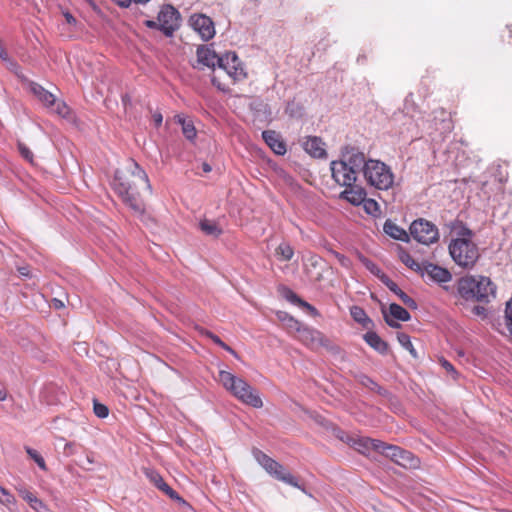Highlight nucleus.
I'll use <instances>...</instances> for the list:
<instances>
[{"mask_svg": "<svg viewBox=\"0 0 512 512\" xmlns=\"http://www.w3.org/2000/svg\"><path fill=\"white\" fill-rule=\"evenodd\" d=\"M340 439L363 455H368L372 450L380 452L384 447V442L369 437L347 435L345 438L341 436Z\"/></svg>", "mask_w": 512, "mask_h": 512, "instance_id": "9b49d317", "label": "nucleus"}, {"mask_svg": "<svg viewBox=\"0 0 512 512\" xmlns=\"http://www.w3.org/2000/svg\"><path fill=\"white\" fill-rule=\"evenodd\" d=\"M221 348H223L227 352L231 353L233 356L237 357V353L227 344L224 343V346H221Z\"/></svg>", "mask_w": 512, "mask_h": 512, "instance_id": "bf43d9fd", "label": "nucleus"}, {"mask_svg": "<svg viewBox=\"0 0 512 512\" xmlns=\"http://www.w3.org/2000/svg\"><path fill=\"white\" fill-rule=\"evenodd\" d=\"M289 327L295 329L299 334V340L307 346H312L320 341L321 333L310 328L293 317H289Z\"/></svg>", "mask_w": 512, "mask_h": 512, "instance_id": "ddd939ff", "label": "nucleus"}, {"mask_svg": "<svg viewBox=\"0 0 512 512\" xmlns=\"http://www.w3.org/2000/svg\"><path fill=\"white\" fill-rule=\"evenodd\" d=\"M362 164L363 152L354 147H345L340 159L330 164L332 178L340 186L351 187L357 181Z\"/></svg>", "mask_w": 512, "mask_h": 512, "instance_id": "f03ea898", "label": "nucleus"}, {"mask_svg": "<svg viewBox=\"0 0 512 512\" xmlns=\"http://www.w3.org/2000/svg\"><path fill=\"white\" fill-rule=\"evenodd\" d=\"M153 120H154V123L155 125L158 127L162 124V121H163V117H162V114L157 112V113H154L153 114Z\"/></svg>", "mask_w": 512, "mask_h": 512, "instance_id": "3c124183", "label": "nucleus"}, {"mask_svg": "<svg viewBox=\"0 0 512 512\" xmlns=\"http://www.w3.org/2000/svg\"><path fill=\"white\" fill-rule=\"evenodd\" d=\"M200 229L208 236L218 237L222 234L220 226L212 220L204 219L200 222Z\"/></svg>", "mask_w": 512, "mask_h": 512, "instance_id": "bb28decb", "label": "nucleus"}, {"mask_svg": "<svg viewBox=\"0 0 512 512\" xmlns=\"http://www.w3.org/2000/svg\"><path fill=\"white\" fill-rule=\"evenodd\" d=\"M286 112L289 113L291 116H295L296 115L295 104L289 103L286 107Z\"/></svg>", "mask_w": 512, "mask_h": 512, "instance_id": "5fc2aeb1", "label": "nucleus"}, {"mask_svg": "<svg viewBox=\"0 0 512 512\" xmlns=\"http://www.w3.org/2000/svg\"><path fill=\"white\" fill-rule=\"evenodd\" d=\"M285 297L286 299L293 303V304H296L298 306L301 305V302H303L304 300L301 299L296 293H294L292 290H287V292L285 293Z\"/></svg>", "mask_w": 512, "mask_h": 512, "instance_id": "a19ab883", "label": "nucleus"}, {"mask_svg": "<svg viewBox=\"0 0 512 512\" xmlns=\"http://www.w3.org/2000/svg\"><path fill=\"white\" fill-rule=\"evenodd\" d=\"M254 456L258 463L270 474L275 472L276 468H280V463L272 459L260 450L254 452Z\"/></svg>", "mask_w": 512, "mask_h": 512, "instance_id": "b1692460", "label": "nucleus"}, {"mask_svg": "<svg viewBox=\"0 0 512 512\" xmlns=\"http://www.w3.org/2000/svg\"><path fill=\"white\" fill-rule=\"evenodd\" d=\"M364 263L370 271L374 272L376 266L371 261L366 260Z\"/></svg>", "mask_w": 512, "mask_h": 512, "instance_id": "680f3d73", "label": "nucleus"}, {"mask_svg": "<svg viewBox=\"0 0 512 512\" xmlns=\"http://www.w3.org/2000/svg\"><path fill=\"white\" fill-rule=\"evenodd\" d=\"M472 312L475 315H479V316H483V317L486 316V309L483 306H479V305L475 306L473 308Z\"/></svg>", "mask_w": 512, "mask_h": 512, "instance_id": "09e8293b", "label": "nucleus"}, {"mask_svg": "<svg viewBox=\"0 0 512 512\" xmlns=\"http://www.w3.org/2000/svg\"><path fill=\"white\" fill-rule=\"evenodd\" d=\"M300 307L306 309L314 317H317L320 315L318 310L306 301L301 302Z\"/></svg>", "mask_w": 512, "mask_h": 512, "instance_id": "37998d69", "label": "nucleus"}, {"mask_svg": "<svg viewBox=\"0 0 512 512\" xmlns=\"http://www.w3.org/2000/svg\"><path fill=\"white\" fill-rule=\"evenodd\" d=\"M159 30L165 36L171 37L174 32L180 27V13L172 5H165L158 13Z\"/></svg>", "mask_w": 512, "mask_h": 512, "instance_id": "6e6552de", "label": "nucleus"}, {"mask_svg": "<svg viewBox=\"0 0 512 512\" xmlns=\"http://www.w3.org/2000/svg\"><path fill=\"white\" fill-rule=\"evenodd\" d=\"M496 288L485 276H466L458 282V292L466 300L488 303L495 297Z\"/></svg>", "mask_w": 512, "mask_h": 512, "instance_id": "20e7f679", "label": "nucleus"}, {"mask_svg": "<svg viewBox=\"0 0 512 512\" xmlns=\"http://www.w3.org/2000/svg\"><path fill=\"white\" fill-rule=\"evenodd\" d=\"M366 343L380 354L388 352V344L380 338V336L373 331H369L364 335Z\"/></svg>", "mask_w": 512, "mask_h": 512, "instance_id": "5701e85b", "label": "nucleus"}, {"mask_svg": "<svg viewBox=\"0 0 512 512\" xmlns=\"http://www.w3.org/2000/svg\"><path fill=\"white\" fill-rule=\"evenodd\" d=\"M190 25L203 41H208L215 36V27L212 19L204 14H194L190 17Z\"/></svg>", "mask_w": 512, "mask_h": 512, "instance_id": "f8f14e48", "label": "nucleus"}, {"mask_svg": "<svg viewBox=\"0 0 512 512\" xmlns=\"http://www.w3.org/2000/svg\"><path fill=\"white\" fill-rule=\"evenodd\" d=\"M64 17L68 24H72V25L76 24L75 17L72 14H70L69 12H65Z\"/></svg>", "mask_w": 512, "mask_h": 512, "instance_id": "603ef678", "label": "nucleus"}, {"mask_svg": "<svg viewBox=\"0 0 512 512\" xmlns=\"http://www.w3.org/2000/svg\"><path fill=\"white\" fill-rule=\"evenodd\" d=\"M218 68L224 70L234 81L247 77L244 66L235 52H226L219 60Z\"/></svg>", "mask_w": 512, "mask_h": 512, "instance_id": "9d476101", "label": "nucleus"}, {"mask_svg": "<svg viewBox=\"0 0 512 512\" xmlns=\"http://www.w3.org/2000/svg\"><path fill=\"white\" fill-rule=\"evenodd\" d=\"M262 138L271 150L277 155H284L287 151L286 144L282 140L279 133L274 130H266L262 132Z\"/></svg>", "mask_w": 512, "mask_h": 512, "instance_id": "f3484780", "label": "nucleus"}, {"mask_svg": "<svg viewBox=\"0 0 512 512\" xmlns=\"http://www.w3.org/2000/svg\"><path fill=\"white\" fill-rule=\"evenodd\" d=\"M53 302H54L55 308H57V309H60V308H62L64 306V304H63V302L61 300L54 299Z\"/></svg>", "mask_w": 512, "mask_h": 512, "instance_id": "e2e57ef3", "label": "nucleus"}, {"mask_svg": "<svg viewBox=\"0 0 512 512\" xmlns=\"http://www.w3.org/2000/svg\"><path fill=\"white\" fill-rule=\"evenodd\" d=\"M211 82H212V84H213L214 86H216L220 91H223V92L227 91V87H226L225 85L221 84V83L218 81V78H217L215 75H213V76L211 77Z\"/></svg>", "mask_w": 512, "mask_h": 512, "instance_id": "a18cd8bd", "label": "nucleus"}, {"mask_svg": "<svg viewBox=\"0 0 512 512\" xmlns=\"http://www.w3.org/2000/svg\"><path fill=\"white\" fill-rule=\"evenodd\" d=\"M382 312L385 322L391 328H400L401 325L398 321L406 322L411 318L410 313L405 308L396 303L390 304L388 314L384 310Z\"/></svg>", "mask_w": 512, "mask_h": 512, "instance_id": "2eb2a0df", "label": "nucleus"}, {"mask_svg": "<svg viewBox=\"0 0 512 512\" xmlns=\"http://www.w3.org/2000/svg\"><path fill=\"white\" fill-rule=\"evenodd\" d=\"M7 395L6 392L2 389H0V401H4L6 399Z\"/></svg>", "mask_w": 512, "mask_h": 512, "instance_id": "0e129e2a", "label": "nucleus"}, {"mask_svg": "<svg viewBox=\"0 0 512 512\" xmlns=\"http://www.w3.org/2000/svg\"><path fill=\"white\" fill-rule=\"evenodd\" d=\"M24 499L37 512H46L48 510L47 506L32 493H26Z\"/></svg>", "mask_w": 512, "mask_h": 512, "instance_id": "72a5a7b5", "label": "nucleus"}, {"mask_svg": "<svg viewBox=\"0 0 512 512\" xmlns=\"http://www.w3.org/2000/svg\"><path fill=\"white\" fill-rule=\"evenodd\" d=\"M381 281L383 284H385V286L391 291L393 292L395 295H397L399 297V299L409 308L411 309H417V303L416 301L411 298L408 294H406L404 291H402L398 285L393 281L391 280L387 275H382L381 276Z\"/></svg>", "mask_w": 512, "mask_h": 512, "instance_id": "6ab92c4d", "label": "nucleus"}, {"mask_svg": "<svg viewBox=\"0 0 512 512\" xmlns=\"http://www.w3.org/2000/svg\"><path fill=\"white\" fill-rule=\"evenodd\" d=\"M145 25L151 29H159V21L156 22L154 20H146Z\"/></svg>", "mask_w": 512, "mask_h": 512, "instance_id": "864d4df0", "label": "nucleus"}, {"mask_svg": "<svg viewBox=\"0 0 512 512\" xmlns=\"http://www.w3.org/2000/svg\"><path fill=\"white\" fill-rule=\"evenodd\" d=\"M441 364H442L443 368H445L446 371L452 372V373L456 372L453 365L450 362H448L447 360L442 359Z\"/></svg>", "mask_w": 512, "mask_h": 512, "instance_id": "8fccbe9b", "label": "nucleus"}, {"mask_svg": "<svg viewBox=\"0 0 512 512\" xmlns=\"http://www.w3.org/2000/svg\"><path fill=\"white\" fill-rule=\"evenodd\" d=\"M459 234H460L459 238H468V239L472 240L473 233L469 228H466V227L462 228V230L460 231Z\"/></svg>", "mask_w": 512, "mask_h": 512, "instance_id": "49530a36", "label": "nucleus"}, {"mask_svg": "<svg viewBox=\"0 0 512 512\" xmlns=\"http://www.w3.org/2000/svg\"><path fill=\"white\" fill-rule=\"evenodd\" d=\"M505 321L507 326H512V298L506 303Z\"/></svg>", "mask_w": 512, "mask_h": 512, "instance_id": "79ce46f5", "label": "nucleus"}, {"mask_svg": "<svg viewBox=\"0 0 512 512\" xmlns=\"http://www.w3.org/2000/svg\"><path fill=\"white\" fill-rule=\"evenodd\" d=\"M380 453L389 457L396 464L406 468H416L419 465V459L413 453L395 445L384 443Z\"/></svg>", "mask_w": 512, "mask_h": 512, "instance_id": "1a4fd4ad", "label": "nucleus"}, {"mask_svg": "<svg viewBox=\"0 0 512 512\" xmlns=\"http://www.w3.org/2000/svg\"><path fill=\"white\" fill-rule=\"evenodd\" d=\"M361 172L367 185L387 191L394 185L395 175L389 165L378 159H366L363 153Z\"/></svg>", "mask_w": 512, "mask_h": 512, "instance_id": "7ed1b4c3", "label": "nucleus"}, {"mask_svg": "<svg viewBox=\"0 0 512 512\" xmlns=\"http://www.w3.org/2000/svg\"><path fill=\"white\" fill-rule=\"evenodd\" d=\"M18 150L25 160H27L30 163L33 162V153L25 144L18 143Z\"/></svg>", "mask_w": 512, "mask_h": 512, "instance_id": "ea45409f", "label": "nucleus"}, {"mask_svg": "<svg viewBox=\"0 0 512 512\" xmlns=\"http://www.w3.org/2000/svg\"><path fill=\"white\" fill-rule=\"evenodd\" d=\"M143 472L145 476L149 479V481L153 483L155 487H157L160 491L165 493L173 500L184 502V500L179 496V494L164 481V479L162 478L158 471L151 468H145Z\"/></svg>", "mask_w": 512, "mask_h": 512, "instance_id": "4468645a", "label": "nucleus"}, {"mask_svg": "<svg viewBox=\"0 0 512 512\" xmlns=\"http://www.w3.org/2000/svg\"><path fill=\"white\" fill-rule=\"evenodd\" d=\"M397 340L398 342L400 343V345L409 351V353L411 354V356L413 358H417V352L411 342V338L409 335L405 334V333H398L397 334Z\"/></svg>", "mask_w": 512, "mask_h": 512, "instance_id": "473e14b6", "label": "nucleus"}, {"mask_svg": "<svg viewBox=\"0 0 512 512\" xmlns=\"http://www.w3.org/2000/svg\"><path fill=\"white\" fill-rule=\"evenodd\" d=\"M358 381L361 385L364 387L377 392L380 395H384L386 393V390L382 388L380 385H378L373 379H371L369 376L361 374L358 376Z\"/></svg>", "mask_w": 512, "mask_h": 512, "instance_id": "c756f323", "label": "nucleus"}, {"mask_svg": "<svg viewBox=\"0 0 512 512\" xmlns=\"http://www.w3.org/2000/svg\"><path fill=\"white\" fill-rule=\"evenodd\" d=\"M177 122L182 126V132L188 140H193L196 137V129L192 122L186 121L182 116H176Z\"/></svg>", "mask_w": 512, "mask_h": 512, "instance_id": "7c9ffc66", "label": "nucleus"}, {"mask_svg": "<svg viewBox=\"0 0 512 512\" xmlns=\"http://www.w3.org/2000/svg\"><path fill=\"white\" fill-rule=\"evenodd\" d=\"M202 170L203 172L208 173L212 170V168L208 163L204 162L202 163Z\"/></svg>", "mask_w": 512, "mask_h": 512, "instance_id": "052dcab7", "label": "nucleus"}, {"mask_svg": "<svg viewBox=\"0 0 512 512\" xmlns=\"http://www.w3.org/2000/svg\"><path fill=\"white\" fill-rule=\"evenodd\" d=\"M19 271H20V273H21L22 275H24V276H28V272L26 271V269H25V268H21Z\"/></svg>", "mask_w": 512, "mask_h": 512, "instance_id": "338daca9", "label": "nucleus"}, {"mask_svg": "<svg viewBox=\"0 0 512 512\" xmlns=\"http://www.w3.org/2000/svg\"><path fill=\"white\" fill-rule=\"evenodd\" d=\"M49 107H51L54 112L62 117H66L69 113V108L63 101H57L55 99V104L50 105Z\"/></svg>", "mask_w": 512, "mask_h": 512, "instance_id": "4c0bfd02", "label": "nucleus"}, {"mask_svg": "<svg viewBox=\"0 0 512 512\" xmlns=\"http://www.w3.org/2000/svg\"><path fill=\"white\" fill-rule=\"evenodd\" d=\"M362 204L364 211L367 214L373 217H378L381 214L380 206L376 200L365 197V200L362 202Z\"/></svg>", "mask_w": 512, "mask_h": 512, "instance_id": "2f4dec72", "label": "nucleus"}, {"mask_svg": "<svg viewBox=\"0 0 512 512\" xmlns=\"http://www.w3.org/2000/svg\"><path fill=\"white\" fill-rule=\"evenodd\" d=\"M14 500L13 495L4 487L0 486V502L5 505H10L14 503Z\"/></svg>", "mask_w": 512, "mask_h": 512, "instance_id": "58836bf2", "label": "nucleus"}, {"mask_svg": "<svg viewBox=\"0 0 512 512\" xmlns=\"http://www.w3.org/2000/svg\"><path fill=\"white\" fill-rule=\"evenodd\" d=\"M325 144L317 136H309L303 143L304 150L314 158L326 157Z\"/></svg>", "mask_w": 512, "mask_h": 512, "instance_id": "412c9836", "label": "nucleus"}, {"mask_svg": "<svg viewBox=\"0 0 512 512\" xmlns=\"http://www.w3.org/2000/svg\"><path fill=\"white\" fill-rule=\"evenodd\" d=\"M410 235L419 243L430 245L438 241V228L430 221L419 218L414 220L409 228Z\"/></svg>", "mask_w": 512, "mask_h": 512, "instance_id": "0eeeda50", "label": "nucleus"}, {"mask_svg": "<svg viewBox=\"0 0 512 512\" xmlns=\"http://www.w3.org/2000/svg\"><path fill=\"white\" fill-rule=\"evenodd\" d=\"M507 328L509 330L510 337H511V340H512V326H507Z\"/></svg>", "mask_w": 512, "mask_h": 512, "instance_id": "774afa93", "label": "nucleus"}, {"mask_svg": "<svg viewBox=\"0 0 512 512\" xmlns=\"http://www.w3.org/2000/svg\"><path fill=\"white\" fill-rule=\"evenodd\" d=\"M26 452L37 463L40 469L46 470L44 458L36 450L26 447Z\"/></svg>", "mask_w": 512, "mask_h": 512, "instance_id": "c9c22d12", "label": "nucleus"}, {"mask_svg": "<svg viewBox=\"0 0 512 512\" xmlns=\"http://www.w3.org/2000/svg\"><path fill=\"white\" fill-rule=\"evenodd\" d=\"M383 230L387 235L395 240L403 242L409 241V234L389 219L384 223Z\"/></svg>", "mask_w": 512, "mask_h": 512, "instance_id": "4be33fe9", "label": "nucleus"}, {"mask_svg": "<svg viewBox=\"0 0 512 512\" xmlns=\"http://www.w3.org/2000/svg\"><path fill=\"white\" fill-rule=\"evenodd\" d=\"M121 7H129L131 2L130 0H114Z\"/></svg>", "mask_w": 512, "mask_h": 512, "instance_id": "6e6d98bb", "label": "nucleus"}, {"mask_svg": "<svg viewBox=\"0 0 512 512\" xmlns=\"http://www.w3.org/2000/svg\"><path fill=\"white\" fill-rule=\"evenodd\" d=\"M272 476L277 480L282 481L291 486L298 488L300 487L297 479L290 472H288L281 464L280 468L275 469V472L272 473Z\"/></svg>", "mask_w": 512, "mask_h": 512, "instance_id": "a878e982", "label": "nucleus"}, {"mask_svg": "<svg viewBox=\"0 0 512 512\" xmlns=\"http://www.w3.org/2000/svg\"><path fill=\"white\" fill-rule=\"evenodd\" d=\"M150 0H130V2H135V3H140V4H145L147 2H149Z\"/></svg>", "mask_w": 512, "mask_h": 512, "instance_id": "69168bd1", "label": "nucleus"}, {"mask_svg": "<svg viewBox=\"0 0 512 512\" xmlns=\"http://www.w3.org/2000/svg\"><path fill=\"white\" fill-rule=\"evenodd\" d=\"M219 381L241 402L254 408H261L263 406L258 392L244 379L235 376L231 372L221 370L219 372Z\"/></svg>", "mask_w": 512, "mask_h": 512, "instance_id": "39448f33", "label": "nucleus"}, {"mask_svg": "<svg viewBox=\"0 0 512 512\" xmlns=\"http://www.w3.org/2000/svg\"><path fill=\"white\" fill-rule=\"evenodd\" d=\"M197 62L203 66L214 69L219 65L221 56H218L216 52L209 46H200L197 48Z\"/></svg>", "mask_w": 512, "mask_h": 512, "instance_id": "a211bd4d", "label": "nucleus"}, {"mask_svg": "<svg viewBox=\"0 0 512 512\" xmlns=\"http://www.w3.org/2000/svg\"><path fill=\"white\" fill-rule=\"evenodd\" d=\"M221 348H223L227 352L231 353L233 356L237 357V353L227 344L224 343V346H221Z\"/></svg>", "mask_w": 512, "mask_h": 512, "instance_id": "13d9d810", "label": "nucleus"}, {"mask_svg": "<svg viewBox=\"0 0 512 512\" xmlns=\"http://www.w3.org/2000/svg\"><path fill=\"white\" fill-rule=\"evenodd\" d=\"M448 249L453 261L465 269H472L480 257L478 246L468 238L451 240Z\"/></svg>", "mask_w": 512, "mask_h": 512, "instance_id": "423d86ee", "label": "nucleus"}, {"mask_svg": "<svg viewBox=\"0 0 512 512\" xmlns=\"http://www.w3.org/2000/svg\"><path fill=\"white\" fill-rule=\"evenodd\" d=\"M336 256L338 257V259L342 265L347 266V263L349 262V260L345 256L340 255V254H336Z\"/></svg>", "mask_w": 512, "mask_h": 512, "instance_id": "4d7b16f0", "label": "nucleus"}, {"mask_svg": "<svg viewBox=\"0 0 512 512\" xmlns=\"http://www.w3.org/2000/svg\"><path fill=\"white\" fill-rule=\"evenodd\" d=\"M276 252L286 261L291 260L294 255L293 248L287 243H281L276 249Z\"/></svg>", "mask_w": 512, "mask_h": 512, "instance_id": "f704fd0d", "label": "nucleus"}, {"mask_svg": "<svg viewBox=\"0 0 512 512\" xmlns=\"http://www.w3.org/2000/svg\"><path fill=\"white\" fill-rule=\"evenodd\" d=\"M423 276L426 275L431 281L436 283H446L452 279L451 273L443 267L433 263H423L422 271Z\"/></svg>", "mask_w": 512, "mask_h": 512, "instance_id": "dca6fc26", "label": "nucleus"}, {"mask_svg": "<svg viewBox=\"0 0 512 512\" xmlns=\"http://www.w3.org/2000/svg\"><path fill=\"white\" fill-rule=\"evenodd\" d=\"M93 410L98 418H106L109 414L108 407L100 402H97L96 400H94L93 403Z\"/></svg>", "mask_w": 512, "mask_h": 512, "instance_id": "e433bc0d", "label": "nucleus"}, {"mask_svg": "<svg viewBox=\"0 0 512 512\" xmlns=\"http://www.w3.org/2000/svg\"><path fill=\"white\" fill-rule=\"evenodd\" d=\"M366 196L367 193L365 189L361 186H356L355 184L351 187H346V189L340 193L341 199H345L354 206L361 205Z\"/></svg>", "mask_w": 512, "mask_h": 512, "instance_id": "aec40b11", "label": "nucleus"}, {"mask_svg": "<svg viewBox=\"0 0 512 512\" xmlns=\"http://www.w3.org/2000/svg\"><path fill=\"white\" fill-rule=\"evenodd\" d=\"M113 187L123 202L136 213L143 211L139 188L144 187L150 192L152 190L147 173L132 159L129 160L127 173L120 170L115 172Z\"/></svg>", "mask_w": 512, "mask_h": 512, "instance_id": "f257e3e1", "label": "nucleus"}, {"mask_svg": "<svg viewBox=\"0 0 512 512\" xmlns=\"http://www.w3.org/2000/svg\"><path fill=\"white\" fill-rule=\"evenodd\" d=\"M459 234H460L459 238H468V239L472 240L473 233L469 228H466V227L462 228V230L460 231Z\"/></svg>", "mask_w": 512, "mask_h": 512, "instance_id": "de8ad7c7", "label": "nucleus"}, {"mask_svg": "<svg viewBox=\"0 0 512 512\" xmlns=\"http://www.w3.org/2000/svg\"><path fill=\"white\" fill-rule=\"evenodd\" d=\"M398 254L401 262L405 264L408 268L419 273L422 271L423 264L416 262L407 251L400 248Z\"/></svg>", "mask_w": 512, "mask_h": 512, "instance_id": "cd10ccee", "label": "nucleus"}, {"mask_svg": "<svg viewBox=\"0 0 512 512\" xmlns=\"http://www.w3.org/2000/svg\"><path fill=\"white\" fill-rule=\"evenodd\" d=\"M350 315L354 321L367 327L369 323H371V319L367 316L366 312L360 306H352L350 308Z\"/></svg>", "mask_w": 512, "mask_h": 512, "instance_id": "c85d7f7f", "label": "nucleus"}, {"mask_svg": "<svg viewBox=\"0 0 512 512\" xmlns=\"http://www.w3.org/2000/svg\"><path fill=\"white\" fill-rule=\"evenodd\" d=\"M31 90L33 94L47 107L55 104V96L41 85L33 83Z\"/></svg>", "mask_w": 512, "mask_h": 512, "instance_id": "393cba45", "label": "nucleus"}, {"mask_svg": "<svg viewBox=\"0 0 512 512\" xmlns=\"http://www.w3.org/2000/svg\"><path fill=\"white\" fill-rule=\"evenodd\" d=\"M204 334L210 338L216 345L218 346H224V342L217 336L215 335L214 333L210 332V331H205Z\"/></svg>", "mask_w": 512, "mask_h": 512, "instance_id": "c03bdc74", "label": "nucleus"}]
</instances>
